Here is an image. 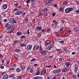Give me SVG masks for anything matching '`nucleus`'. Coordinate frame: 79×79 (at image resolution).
<instances>
[{
    "label": "nucleus",
    "mask_w": 79,
    "mask_h": 79,
    "mask_svg": "<svg viewBox=\"0 0 79 79\" xmlns=\"http://www.w3.org/2000/svg\"><path fill=\"white\" fill-rule=\"evenodd\" d=\"M46 5H47V6H50V5H49V3L47 2H46Z\"/></svg>",
    "instance_id": "8fccbe9b"
},
{
    "label": "nucleus",
    "mask_w": 79,
    "mask_h": 79,
    "mask_svg": "<svg viewBox=\"0 0 79 79\" xmlns=\"http://www.w3.org/2000/svg\"><path fill=\"white\" fill-rule=\"evenodd\" d=\"M42 16V13H39V15H38V16Z\"/></svg>",
    "instance_id": "6e6d98bb"
},
{
    "label": "nucleus",
    "mask_w": 79,
    "mask_h": 79,
    "mask_svg": "<svg viewBox=\"0 0 79 79\" xmlns=\"http://www.w3.org/2000/svg\"><path fill=\"white\" fill-rule=\"evenodd\" d=\"M14 19L13 18H10V22H11V23H12Z\"/></svg>",
    "instance_id": "72a5a7b5"
},
{
    "label": "nucleus",
    "mask_w": 79,
    "mask_h": 79,
    "mask_svg": "<svg viewBox=\"0 0 79 79\" xmlns=\"http://www.w3.org/2000/svg\"><path fill=\"white\" fill-rule=\"evenodd\" d=\"M41 32H45V30H41Z\"/></svg>",
    "instance_id": "774afa93"
},
{
    "label": "nucleus",
    "mask_w": 79,
    "mask_h": 79,
    "mask_svg": "<svg viewBox=\"0 0 79 79\" xmlns=\"http://www.w3.org/2000/svg\"><path fill=\"white\" fill-rule=\"evenodd\" d=\"M37 36H38V37H40V36H41V33H39L38 34V35H37Z\"/></svg>",
    "instance_id": "c9c22d12"
},
{
    "label": "nucleus",
    "mask_w": 79,
    "mask_h": 79,
    "mask_svg": "<svg viewBox=\"0 0 79 79\" xmlns=\"http://www.w3.org/2000/svg\"><path fill=\"white\" fill-rule=\"evenodd\" d=\"M61 23H64L65 21H64V20H61Z\"/></svg>",
    "instance_id": "5fc2aeb1"
},
{
    "label": "nucleus",
    "mask_w": 79,
    "mask_h": 79,
    "mask_svg": "<svg viewBox=\"0 0 79 79\" xmlns=\"http://www.w3.org/2000/svg\"><path fill=\"white\" fill-rule=\"evenodd\" d=\"M55 34H56V35H57V36H59V34H58V33L56 32Z\"/></svg>",
    "instance_id": "4d7b16f0"
},
{
    "label": "nucleus",
    "mask_w": 79,
    "mask_h": 79,
    "mask_svg": "<svg viewBox=\"0 0 79 79\" xmlns=\"http://www.w3.org/2000/svg\"><path fill=\"white\" fill-rule=\"evenodd\" d=\"M17 8H21V6H17Z\"/></svg>",
    "instance_id": "bf43d9fd"
},
{
    "label": "nucleus",
    "mask_w": 79,
    "mask_h": 79,
    "mask_svg": "<svg viewBox=\"0 0 79 79\" xmlns=\"http://www.w3.org/2000/svg\"><path fill=\"white\" fill-rule=\"evenodd\" d=\"M63 11V8L62 7H60V8H59V11Z\"/></svg>",
    "instance_id": "a878e982"
},
{
    "label": "nucleus",
    "mask_w": 79,
    "mask_h": 79,
    "mask_svg": "<svg viewBox=\"0 0 79 79\" xmlns=\"http://www.w3.org/2000/svg\"><path fill=\"white\" fill-rule=\"evenodd\" d=\"M15 76V75H14V74H12L11 75H10L9 76V77H14Z\"/></svg>",
    "instance_id": "f704fd0d"
},
{
    "label": "nucleus",
    "mask_w": 79,
    "mask_h": 79,
    "mask_svg": "<svg viewBox=\"0 0 79 79\" xmlns=\"http://www.w3.org/2000/svg\"><path fill=\"white\" fill-rule=\"evenodd\" d=\"M30 0H27L26 2L27 3H30Z\"/></svg>",
    "instance_id": "c03bdc74"
},
{
    "label": "nucleus",
    "mask_w": 79,
    "mask_h": 79,
    "mask_svg": "<svg viewBox=\"0 0 79 79\" xmlns=\"http://www.w3.org/2000/svg\"><path fill=\"white\" fill-rule=\"evenodd\" d=\"M10 29L12 30L15 29V27H14L13 25H11V24H9L6 28V30H7V31H9Z\"/></svg>",
    "instance_id": "f03ea898"
},
{
    "label": "nucleus",
    "mask_w": 79,
    "mask_h": 79,
    "mask_svg": "<svg viewBox=\"0 0 79 79\" xmlns=\"http://www.w3.org/2000/svg\"><path fill=\"white\" fill-rule=\"evenodd\" d=\"M21 78H22V77L20 76L19 78H18L17 79H21Z\"/></svg>",
    "instance_id": "338daca9"
},
{
    "label": "nucleus",
    "mask_w": 79,
    "mask_h": 79,
    "mask_svg": "<svg viewBox=\"0 0 79 79\" xmlns=\"http://www.w3.org/2000/svg\"><path fill=\"white\" fill-rule=\"evenodd\" d=\"M48 58L49 59H51V58H53V56H48Z\"/></svg>",
    "instance_id": "37998d69"
},
{
    "label": "nucleus",
    "mask_w": 79,
    "mask_h": 79,
    "mask_svg": "<svg viewBox=\"0 0 79 79\" xmlns=\"http://www.w3.org/2000/svg\"><path fill=\"white\" fill-rule=\"evenodd\" d=\"M23 11H17L16 13H15V14L16 15H21L22 14Z\"/></svg>",
    "instance_id": "423d86ee"
},
{
    "label": "nucleus",
    "mask_w": 79,
    "mask_h": 79,
    "mask_svg": "<svg viewBox=\"0 0 79 79\" xmlns=\"http://www.w3.org/2000/svg\"><path fill=\"white\" fill-rule=\"evenodd\" d=\"M39 45H37V46H36V45H35L33 48V51H35V50H39Z\"/></svg>",
    "instance_id": "20e7f679"
},
{
    "label": "nucleus",
    "mask_w": 79,
    "mask_h": 79,
    "mask_svg": "<svg viewBox=\"0 0 79 79\" xmlns=\"http://www.w3.org/2000/svg\"><path fill=\"white\" fill-rule=\"evenodd\" d=\"M22 35V33L20 31H18L16 33L17 35Z\"/></svg>",
    "instance_id": "dca6fc26"
},
{
    "label": "nucleus",
    "mask_w": 79,
    "mask_h": 79,
    "mask_svg": "<svg viewBox=\"0 0 79 79\" xmlns=\"http://www.w3.org/2000/svg\"><path fill=\"white\" fill-rule=\"evenodd\" d=\"M73 29L74 32H77L78 31V29L77 28H73Z\"/></svg>",
    "instance_id": "412c9836"
},
{
    "label": "nucleus",
    "mask_w": 79,
    "mask_h": 79,
    "mask_svg": "<svg viewBox=\"0 0 79 79\" xmlns=\"http://www.w3.org/2000/svg\"><path fill=\"white\" fill-rule=\"evenodd\" d=\"M56 51H57L58 55H60L61 53H62V51H61V50L60 49H56Z\"/></svg>",
    "instance_id": "6e6552de"
},
{
    "label": "nucleus",
    "mask_w": 79,
    "mask_h": 79,
    "mask_svg": "<svg viewBox=\"0 0 79 79\" xmlns=\"http://www.w3.org/2000/svg\"><path fill=\"white\" fill-rule=\"evenodd\" d=\"M16 71H17V72H20L21 70V69H20L19 68H18L16 69Z\"/></svg>",
    "instance_id": "c85d7f7f"
},
{
    "label": "nucleus",
    "mask_w": 79,
    "mask_h": 79,
    "mask_svg": "<svg viewBox=\"0 0 79 79\" xmlns=\"http://www.w3.org/2000/svg\"><path fill=\"white\" fill-rule=\"evenodd\" d=\"M18 3H16L15 4V6H16V7H17V6H18Z\"/></svg>",
    "instance_id": "13d9d810"
},
{
    "label": "nucleus",
    "mask_w": 79,
    "mask_h": 79,
    "mask_svg": "<svg viewBox=\"0 0 79 79\" xmlns=\"http://www.w3.org/2000/svg\"><path fill=\"white\" fill-rule=\"evenodd\" d=\"M73 77L74 79H76V76L75 75H73Z\"/></svg>",
    "instance_id": "3c124183"
},
{
    "label": "nucleus",
    "mask_w": 79,
    "mask_h": 79,
    "mask_svg": "<svg viewBox=\"0 0 79 79\" xmlns=\"http://www.w3.org/2000/svg\"><path fill=\"white\" fill-rule=\"evenodd\" d=\"M12 23H16V21L14 19L13 21L12 22Z\"/></svg>",
    "instance_id": "e433bc0d"
},
{
    "label": "nucleus",
    "mask_w": 79,
    "mask_h": 79,
    "mask_svg": "<svg viewBox=\"0 0 79 79\" xmlns=\"http://www.w3.org/2000/svg\"><path fill=\"white\" fill-rule=\"evenodd\" d=\"M69 34H70V33H69V32H68L65 34L64 36L65 37H67Z\"/></svg>",
    "instance_id": "6ab92c4d"
},
{
    "label": "nucleus",
    "mask_w": 79,
    "mask_h": 79,
    "mask_svg": "<svg viewBox=\"0 0 79 79\" xmlns=\"http://www.w3.org/2000/svg\"><path fill=\"white\" fill-rule=\"evenodd\" d=\"M18 41H14L13 44V46H15V45H16V44H17V43H18Z\"/></svg>",
    "instance_id": "f3484780"
},
{
    "label": "nucleus",
    "mask_w": 79,
    "mask_h": 79,
    "mask_svg": "<svg viewBox=\"0 0 79 79\" xmlns=\"http://www.w3.org/2000/svg\"><path fill=\"white\" fill-rule=\"evenodd\" d=\"M40 71H37L36 75H40Z\"/></svg>",
    "instance_id": "473e14b6"
},
{
    "label": "nucleus",
    "mask_w": 79,
    "mask_h": 79,
    "mask_svg": "<svg viewBox=\"0 0 79 79\" xmlns=\"http://www.w3.org/2000/svg\"><path fill=\"white\" fill-rule=\"evenodd\" d=\"M68 71V68H65L62 71V72L63 73H66L67 71Z\"/></svg>",
    "instance_id": "9b49d317"
},
{
    "label": "nucleus",
    "mask_w": 79,
    "mask_h": 79,
    "mask_svg": "<svg viewBox=\"0 0 79 79\" xmlns=\"http://www.w3.org/2000/svg\"><path fill=\"white\" fill-rule=\"evenodd\" d=\"M8 75L7 74L5 75L3 77V79H6L7 78H8Z\"/></svg>",
    "instance_id": "4468645a"
},
{
    "label": "nucleus",
    "mask_w": 79,
    "mask_h": 79,
    "mask_svg": "<svg viewBox=\"0 0 79 79\" xmlns=\"http://www.w3.org/2000/svg\"><path fill=\"white\" fill-rule=\"evenodd\" d=\"M76 54V52H73L72 53V55H74Z\"/></svg>",
    "instance_id": "680f3d73"
},
{
    "label": "nucleus",
    "mask_w": 79,
    "mask_h": 79,
    "mask_svg": "<svg viewBox=\"0 0 79 79\" xmlns=\"http://www.w3.org/2000/svg\"><path fill=\"white\" fill-rule=\"evenodd\" d=\"M56 15H55V13H53L52 14V15L53 16H55Z\"/></svg>",
    "instance_id": "69168bd1"
},
{
    "label": "nucleus",
    "mask_w": 79,
    "mask_h": 79,
    "mask_svg": "<svg viewBox=\"0 0 79 79\" xmlns=\"http://www.w3.org/2000/svg\"><path fill=\"white\" fill-rule=\"evenodd\" d=\"M20 68L21 69H22L23 70H24V69H25V67H24V65L20 66Z\"/></svg>",
    "instance_id": "5701e85b"
},
{
    "label": "nucleus",
    "mask_w": 79,
    "mask_h": 79,
    "mask_svg": "<svg viewBox=\"0 0 79 79\" xmlns=\"http://www.w3.org/2000/svg\"><path fill=\"white\" fill-rule=\"evenodd\" d=\"M64 51H65V52H68V50L66 49V48H63Z\"/></svg>",
    "instance_id": "7c9ffc66"
},
{
    "label": "nucleus",
    "mask_w": 79,
    "mask_h": 79,
    "mask_svg": "<svg viewBox=\"0 0 79 79\" xmlns=\"http://www.w3.org/2000/svg\"><path fill=\"white\" fill-rule=\"evenodd\" d=\"M61 72V70L60 69H58L56 70H54L53 71V73L54 74L60 73V72Z\"/></svg>",
    "instance_id": "7ed1b4c3"
},
{
    "label": "nucleus",
    "mask_w": 79,
    "mask_h": 79,
    "mask_svg": "<svg viewBox=\"0 0 79 79\" xmlns=\"http://www.w3.org/2000/svg\"><path fill=\"white\" fill-rule=\"evenodd\" d=\"M20 46H21L22 47H23V46H24V47L26 46V44H24V43L21 44H20Z\"/></svg>",
    "instance_id": "b1692460"
},
{
    "label": "nucleus",
    "mask_w": 79,
    "mask_h": 79,
    "mask_svg": "<svg viewBox=\"0 0 79 79\" xmlns=\"http://www.w3.org/2000/svg\"><path fill=\"white\" fill-rule=\"evenodd\" d=\"M68 3V2L67 1H64L63 2V5H66Z\"/></svg>",
    "instance_id": "393cba45"
},
{
    "label": "nucleus",
    "mask_w": 79,
    "mask_h": 79,
    "mask_svg": "<svg viewBox=\"0 0 79 79\" xmlns=\"http://www.w3.org/2000/svg\"><path fill=\"white\" fill-rule=\"evenodd\" d=\"M42 29V27H37L35 28V31H40Z\"/></svg>",
    "instance_id": "0eeeda50"
},
{
    "label": "nucleus",
    "mask_w": 79,
    "mask_h": 79,
    "mask_svg": "<svg viewBox=\"0 0 79 79\" xmlns=\"http://www.w3.org/2000/svg\"><path fill=\"white\" fill-rule=\"evenodd\" d=\"M8 6V5L7 4H4L3 5L2 8V9H6V8H7V6Z\"/></svg>",
    "instance_id": "1a4fd4ad"
},
{
    "label": "nucleus",
    "mask_w": 79,
    "mask_h": 79,
    "mask_svg": "<svg viewBox=\"0 0 79 79\" xmlns=\"http://www.w3.org/2000/svg\"><path fill=\"white\" fill-rule=\"evenodd\" d=\"M32 45H28L27 46V50H31V49L32 48Z\"/></svg>",
    "instance_id": "9d476101"
},
{
    "label": "nucleus",
    "mask_w": 79,
    "mask_h": 79,
    "mask_svg": "<svg viewBox=\"0 0 79 79\" xmlns=\"http://www.w3.org/2000/svg\"><path fill=\"white\" fill-rule=\"evenodd\" d=\"M52 48V46L49 45L48 47L46 48L47 50H50Z\"/></svg>",
    "instance_id": "ddd939ff"
},
{
    "label": "nucleus",
    "mask_w": 79,
    "mask_h": 79,
    "mask_svg": "<svg viewBox=\"0 0 79 79\" xmlns=\"http://www.w3.org/2000/svg\"><path fill=\"white\" fill-rule=\"evenodd\" d=\"M49 43H50V41L49 40H47L46 41V45H48L49 44Z\"/></svg>",
    "instance_id": "cd10ccee"
},
{
    "label": "nucleus",
    "mask_w": 79,
    "mask_h": 79,
    "mask_svg": "<svg viewBox=\"0 0 79 79\" xmlns=\"http://www.w3.org/2000/svg\"><path fill=\"white\" fill-rule=\"evenodd\" d=\"M78 64H76L75 65V68H74V70L75 71V73H76L77 71V70H78Z\"/></svg>",
    "instance_id": "39448f33"
},
{
    "label": "nucleus",
    "mask_w": 79,
    "mask_h": 79,
    "mask_svg": "<svg viewBox=\"0 0 79 79\" xmlns=\"http://www.w3.org/2000/svg\"><path fill=\"white\" fill-rule=\"evenodd\" d=\"M44 11H48V9L45 8L44 9Z\"/></svg>",
    "instance_id": "09e8293b"
},
{
    "label": "nucleus",
    "mask_w": 79,
    "mask_h": 79,
    "mask_svg": "<svg viewBox=\"0 0 79 79\" xmlns=\"http://www.w3.org/2000/svg\"><path fill=\"white\" fill-rule=\"evenodd\" d=\"M25 37V36H21V38L22 39H24Z\"/></svg>",
    "instance_id": "e2e57ef3"
},
{
    "label": "nucleus",
    "mask_w": 79,
    "mask_h": 79,
    "mask_svg": "<svg viewBox=\"0 0 79 79\" xmlns=\"http://www.w3.org/2000/svg\"><path fill=\"white\" fill-rule=\"evenodd\" d=\"M9 70H10V71H11V70H15V68H10Z\"/></svg>",
    "instance_id": "58836bf2"
},
{
    "label": "nucleus",
    "mask_w": 79,
    "mask_h": 79,
    "mask_svg": "<svg viewBox=\"0 0 79 79\" xmlns=\"http://www.w3.org/2000/svg\"><path fill=\"white\" fill-rule=\"evenodd\" d=\"M74 10V8H67L65 10V13H70L72 10Z\"/></svg>",
    "instance_id": "f257e3e1"
},
{
    "label": "nucleus",
    "mask_w": 79,
    "mask_h": 79,
    "mask_svg": "<svg viewBox=\"0 0 79 79\" xmlns=\"http://www.w3.org/2000/svg\"><path fill=\"white\" fill-rule=\"evenodd\" d=\"M59 61H63V59L61 58H60L59 59Z\"/></svg>",
    "instance_id": "a19ab883"
},
{
    "label": "nucleus",
    "mask_w": 79,
    "mask_h": 79,
    "mask_svg": "<svg viewBox=\"0 0 79 79\" xmlns=\"http://www.w3.org/2000/svg\"><path fill=\"white\" fill-rule=\"evenodd\" d=\"M65 65L66 67L68 68L69 66V65H70V63L69 62H66L65 63Z\"/></svg>",
    "instance_id": "2eb2a0df"
},
{
    "label": "nucleus",
    "mask_w": 79,
    "mask_h": 79,
    "mask_svg": "<svg viewBox=\"0 0 79 79\" xmlns=\"http://www.w3.org/2000/svg\"><path fill=\"white\" fill-rule=\"evenodd\" d=\"M59 42H60V44H63V43H64V41L62 40V41H60Z\"/></svg>",
    "instance_id": "ea45409f"
},
{
    "label": "nucleus",
    "mask_w": 79,
    "mask_h": 79,
    "mask_svg": "<svg viewBox=\"0 0 79 79\" xmlns=\"http://www.w3.org/2000/svg\"><path fill=\"white\" fill-rule=\"evenodd\" d=\"M75 12H76V13H78V14H79V10H77L75 11Z\"/></svg>",
    "instance_id": "79ce46f5"
},
{
    "label": "nucleus",
    "mask_w": 79,
    "mask_h": 79,
    "mask_svg": "<svg viewBox=\"0 0 79 79\" xmlns=\"http://www.w3.org/2000/svg\"><path fill=\"white\" fill-rule=\"evenodd\" d=\"M51 31V30L50 29V28H48L47 30V32H49V31Z\"/></svg>",
    "instance_id": "603ef678"
},
{
    "label": "nucleus",
    "mask_w": 79,
    "mask_h": 79,
    "mask_svg": "<svg viewBox=\"0 0 79 79\" xmlns=\"http://www.w3.org/2000/svg\"><path fill=\"white\" fill-rule=\"evenodd\" d=\"M52 22L53 23H55L56 24L58 25V22H56V21L54 20L52 21Z\"/></svg>",
    "instance_id": "bb28decb"
},
{
    "label": "nucleus",
    "mask_w": 79,
    "mask_h": 79,
    "mask_svg": "<svg viewBox=\"0 0 79 79\" xmlns=\"http://www.w3.org/2000/svg\"><path fill=\"white\" fill-rule=\"evenodd\" d=\"M15 52H21V50H20L19 49H17L15 50Z\"/></svg>",
    "instance_id": "4be33fe9"
},
{
    "label": "nucleus",
    "mask_w": 79,
    "mask_h": 79,
    "mask_svg": "<svg viewBox=\"0 0 79 79\" xmlns=\"http://www.w3.org/2000/svg\"><path fill=\"white\" fill-rule=\"evenodd\" d=\"M33 79H42V77H36L33 78Z\"/></svg>",
    "instance_id": "a211bd4d"
},
{
    "label": "nucleus",
    "mask_w": 79,
    "mask_h": 79,
    "mask_svg": "<svg viewBox=\"0 0 79 79\" xmlns=\"http://www.w3.org/2000/svg\"><path fill=\"white\" fill-rule=\"evenodd\" d=\"M41 75H43V74H45L44 73V72H43V71H42L41 72Z\"/></svg>",
    "instance_id": "864d4df0"
},
{
    "label": "nucleus",
    "mask_w": 79,
    "mask_h": 79,
    "mask_svg": "<svg viewBox=\"0 0 79 79\" xmlns=\"http://www.w3.org/2000/svg\"><path fill=\"white\" fill-rule=\"evenodd\" d=\"M40 53L42 55H47V52L45 51H41L40 52Z\"/></svg>",
    "instance_id": "f8f14e48"
},
{
    "label": "nucleus",
    "mask_w": 79,
    "mask_h": 79,
    "mask_svg": "<svg viewBox=\"0 0 79 79\" xmlns=\"http://www.w3.org/2000/svg\"><path fill=\"white\" fill-rule=\"evenodd\" d=\"M76 3L77 5H79V1H76Z\"/></svg>",
    "instance_id": "a18cd8bd"
},
{
    "label": "nucleus",
    "mask_w": 79,
    "mask_h": 79,
    "mask_svg": "<svg viewBox=\"0 0 79 79\" xmlns=\"http://www.w3.org/2000/svg\"><path fill=\"white\" fill-rule=\"evenodd\" d=\"M13 29H11L10 30V31L9 32V33H11L12 32H13Z\"/></svg>",
    "instance_id": "de8ad7c7"
},
{
    "label": "nucleus",
    "mask_w": 79,
    "mask_h": 79,
    "mask_svg": "<svg viewBox=\"0 0 79 79\" xmlns=\"http://www.w3.org/2000/svg\"><path fill=\"white\" fill-rule=\"evenodd\" d=\"M35 60H36L35 58H33L30 61L31 62H32V61H35Z\"/></svg>",
    "instance_id": "2f4dec72"
},
{
    "label": "nucleus",
    "mask_w": 79,
    "mask_h": 79,
    "mask_svg": "<svg viewBox=\"0 0 79 79\" xmlns=\"http://www.w3.org/2000/svg\"><path fill=\"white\" fill-rule=\"evenodd\" d=\"M43 71L44 74H45L47 72V71H46V69H43Z\"/></svg>",
    "instance_id": "4c0bfd02"
},
{
    "label": "nucleus",
    "mask_w": 79,
    "mask_h": 79,
    "mask_svg": "<svg viewBox=\"0 0 79 79\" xmlns=\"http://www.w3.org/2000/svg\"><path fill=\"white\" fill-rule=\"evenodd\" d=\"M40 51H41L42 50V46L40 47Z\"/></svg>",
    "instance_id": "49530a36"
},
{
    "label": "nucleus",
    "mask_w": 79,
    "mask_h": 79,
    "mask_svg": "<svg viewBox=\"0 0 79 79\" xmlns=\"http://www.w3.org/2000/svg\"><path fill=\"white\" fill-rule=\"evenodd\" d=\"M25 23H27L28 22V20H29V19L27 18V17H26V18L25 19Z\"/></svg>",
    "instance_id": "aec40b11"
},
{
    "label": "nucleus",
    "mask_w": 79,
    "mask_h": 79,
    "mask_svg": "<svg viewBox=\"0 0 79 79\" xmlns=\"http://www.w3.org/2000/svg\"><path fill=\"white\" fill-rule=\"evenodd\" d=\"M9 24V23H6L5 26V28H6V27H7L8 25Z\"/></svg>",
    "instance_id": "c756f323"
},
{
    "label": "nucleus",
    "mask_w": 79,
    "mask_h": 79,
    "mask_svg": "<svg viewBox=\"0 0 79 79\" xmlns=\"http://www.w3.org/2000/svg\"><path fill=\"white\" fill-rule=\"evenodd\" d=\"M44 15L46 16H48V14H47V13H44Z\"/></svg>",
    "instance_id": "052dcab7"
},
{
    "label": "nucleus",
    "mask_w": 79,
    "mask_h": 79,
    "mask_svg": "<svg viewBox=\"0 0 79 79\" xmlns=\"http://www.w3.org/2000/svg\"><path fill=\"white\" fill-rule=\"evenodd\" d=\"M24 41V40L22 39L20 41V43H23V41Z\"/></svg>",
    "instance_id": "0e129e2a"
}]
</instances>
